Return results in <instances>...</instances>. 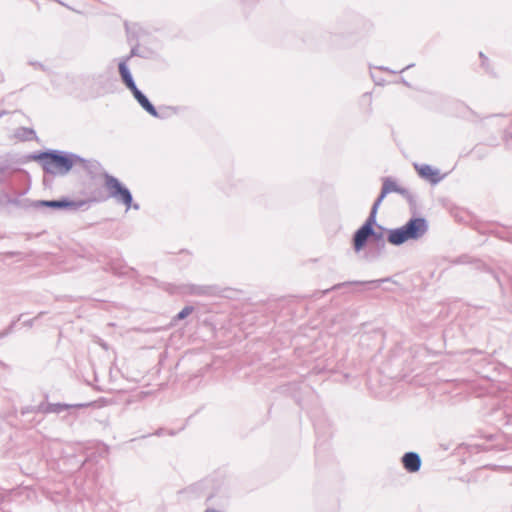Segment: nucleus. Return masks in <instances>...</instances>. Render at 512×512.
Listing matches in <instances>:
<instances>
[{"instance_id": "1", "label": "nucleus", "mask_w": 512, "mask_h": 512, "mask_svg": "<svg viewBox=\"0 0 512 512\" xmlns=\"http://www.w3.org/2000/svg\"><path fill=\"white\" fill-rule=\"evenodd\" d=\"M29 158L39 162L43 171L53 176L68 174L74 166H77V160H80V156L75 153L56 149L35 152Z\"/></svg>"}, {"instance_id": "2", "label": "nucleus", "mask_w": 512, "mask_h": 512, "mask_svg": "<svg viewBox=\"0 0 512 512\" xmlns=\"http://www.w3.org/2000/svg\"><path fill=\"white\" fill-rule=\"evenodd\" d=\"M427 231L428 222L425 218L412 217L403 226L389 229L387 241L394 246H400L407 241L419 240Z\"/></svg>"}, {"instance_id": "3", "label": "nucleus", "mask_w": 512, "mask_h": 512, "mask_svg": "<svg viewBox=\"0 0 512 512\" xmlns=\"http://www.w3.org/2000/svg\"><path fill=\"white\" fill-rule=\"evenodd\" d=\"M105 187L109 193V197L113 198L118 204H122L126 207V210L132 208L134 210H139L140 205L138 203H133V196L131 191L122 184L118 178L105 173Z\"/></svg>"}, {"instance_id": "4", "label": "nucleus", "mask_w": 512, "mask_h": 512, "mask_svg": "<svg viewBox=\"0 0 512 512\" xmlns=\"http://www.w3.org/2000/svg\"><path fill=\"white\" fill-rule=\"evenodd\" d=\"M375 225H377V211L371 209L365 222L353 234L352 243L355 252H360L364 249L367 242L370 240L372 226Z\"/></svg>"}, {"instance_id": "5", "label": "nucleus", "mask_w": 512, "mask_h": 512, "mask_svg": "<svg viewBox=\"0 0 512 512\" xmlns=\"http://www.w3.org/2000/svg\"><path fill=\"white\" fill-rule=\"evenodd\" d=\"M215 288L209 285L180 284L173 286L172 293L192 296H210L214 294Z\"/></svg>"}, {"instance_id": "6", "label": "nucleus", "mask_w": 512, "mask_h": 512, "mask_svg": "<svg viewBox=\"0 0 512 512\" xmlns=\"http://www.w3.org/2000/svg\"><path fill=\"white\" fill-rule=\"evenodd\" d=\"M84 204L83 201H73L67 198L56 199V200H38L34 202L33 206L36 208L39 207H48L52 209H70L77 210Z\"/></svg>"}, {"instance_id": "7", "label": "nucleus", "mask_w": 512, "mask_h": 512, "mask_svg": "<svg viewBox=\"0 0 512 512\" xmlns=\"http://www.w3.org/2000/svg\"><path fill=\"white\" fill-rule=\"evenodd\" d=\"M110 78L107 73H97L87 79V85L95 91L96 95H103L108 92Z\"/></svg>"}, {"instance_id": "8", "label": "nucleus", "mask_w": 512, "mask_h": 512, "mask_svg": "<svg viewBox=\"0 0 512 512\" xmlns=\"http://www.w3.org/2000/svg\"><path fill=\"white\" fill-rule=\"evenodd\" d=\"M419 176L425 180H428L432 185L438 184L443 180L445 175H441L438 169L433 168L428 164H414Z\"/></svg>"}, {"instance_id": "9", "label": "nucleus", "mask_w": 512, "mask_h": 512, "mask_svg": "<svg viewBox=\"0 0 512 512\" xmlns=\"http://www.w3.org/2000/svg\"><path fill=\"white\" fill-rule=\"evenodd\" d=\"M391 192L404 193L401 186L397 185L390 178H385L383 180L381 192H380L379 196L376 198V200L374 201L371 209H375V211L378 212L379 206L383 202L384 198L386 197L387 194H389Z\"/></svg>"}, {"instance_id": "10", "label": "nucleus", "mask_w": 512, "mask_h": 512, "mask_svg": "<svg viewBox=\"0 0 512 512\" xmlns=\"http://www.w3.org/2000/svg\"><path fill=\"white\" fill-rule=\"evenodd\" d=\"M118 71L121 81L126 88L130 90V92H133L138 88L128 67L127 59H120L118 63Z\"/></svg>"}, {"instance_id": "11", "label": "nucleus", "mask_w": 512, "mask_h": 512, "mask_svg": "<svg viewBox=\"0 0 512 512\" xmlns=\"http://www.w3.org/2000/svg\"><path fill=\"white\" fill-rule=\"evenodd\" d=\"M401 462L405 470L408 471L409 473L418 472L422 464L420 455L412 451L406 452L402 456Z\"/></svg>"}, {"instance_id": "12", "label": "nucleus", "mask_w": 512, "mask_h": 512, "mask_svg": "<svg viewBox=\"0 0 512 512\" xmlns=\"http://www.w3.org/2000/svg\"><path fill=\"white\" fill-rule=\"evenodd\" d=\"M138 104L151 116H158L156 107L150 102L147 96L137 88L131 92Z\"/></svg>"}, {"instance_id": "13", "label": "nucleus", "mask_w": 512, "mask_h": 512, "mask_svg": "<svg viewBox=\"0 0 512 512\" xmlns=\"http://www.w3.org/2000/svg\"><path fill=\"white\" fill-rule=\"evenodd\" d=\"M90 406V403H79V404H66V403H50L49 410L50 413L59 414L64 410L74 409V408H85Z\"/></svg>"}, {"instance_id": "14", "label": "nucleus", "mask_w": 512, "mask_h": 512, "mask_svg": "<svg viewBox=\"0 0 512 512\" xmlns=\"http://www.w3.org/2000/svg\"><path fill=\"white\" fill-rule=\"evenodd\" d=\"M81 166L90 175L97 174L101 168V164L96 160H88L80 156V160H77V166Z\"/></svg>"}, {"instance_id": "15", "label": "nucleus", "mask_w": 512, "mask_h": 512, "mask_svg": "<svg viewBox=\"0 0 512 512\" xmlns=\"http://www.w3.org/2000/svg\"><path fill=\"white\" fill-rule=\"evenodd\" d=\"M386 229L382 225H375L372 226V233L370 234V239L374 241L377 246L381 249H384L385 247V240H384V231Z\"/></svg>"}, {"instance_id": "16", "label": "nucleus", "mask_w": 512, "mask_h": 512, "mask_svg": "<svg viewBox=\"0 0 512 512\" xmlns=\"http://www.w3.org/2000/svg\"><path fill=\"white\" fill-rule=\"evenodd\" d=\"M15 136L21 141H31L36 138V133L32 128L20 127L16 130Z\"/></svg>"}, {"instance_id": "17", "label": "nucleus", "mask_w": 512, "mask_h": 512, "mask_svg": "<svg viewBox=\"0 0 512 512\" xmlns=\"http://www.w3.org/2000/svg\"><path fill=\"white\" fill-rule=\"evenodd\" d=\"M179 111V108L177 107H173V106H163V107H160L159 110H157V115L158 116H153L154 118H159V119H165V118H168L169 116L173 115V114H177Z\"/></svg>"}, {"instance_id": "18", "label": "nucleus", "mask_w": 512, "mask_h": 512, "mask_svg": "<svg viewBox=\"0 0 512 512\" xmlns=\"http://www.w3.org/2000/svg\"><path fill=\"white\" fill-rule=\"evenodd\" d=\"M385 281H388V279L386 278V279H380V280H371V281H367V282H360V281L344 282V283H340V284L334 285L331 289L332 290H336V289H339L342 286L351 285V284H373V285H379L380 283L385 282Z\"/></svg>"}, {"instance_id": "19", "label": "nucleus", "mask_w": 512, "mask_h": 512, "mask_svg": "<svg viewBox=\"0 0 512 512\" xmlns=\"http://www.w3.org/2000/svg\"><path fill=\"white\" fill-rule=\"evenodd\" d=\"M194 311L193 306H185L181 311H179L173 318L174 321H181L188 317Z\"/></svg>"}, {"instance_id": "20", "label": "nucleus", "mask_w": 512, "mask_h": 512, "mask_svg": "<svg viewBox=\"0 0 512 512\" xmlns=\"http://www.w3.org/2000/svg\"><path fill=\"white\" fill-rule=\"evenodd\" d=\"M49 404L50 403L42 402L39 405L35 406L36 413L50 414V410L48 408Z\"/></svg>"}, {"instance_id": "21", "label": "nucleus", "mask_w": 512, "mask_h": 512, "mask_svg": "<svg viewBox=\"0 0 512 512\" xmlns=\"http://www.w3.org/2000/svg\"><path fill=\"white\" fill-rule=\"evenodd\" d=\"M135 56H139V44H135L131 50H130V53L129 55L127 56H124L122 57L121 59H127V63L129 62V60L132 58V57H135Z\"/></svg>"}, {"instance_id": "22", "label": "nucleus", "mask_w": 512, "mask_h": 512, "mask_svg": "<svg viewBox=\"0 0 512 512\" xmlns=\"http://www.w3.org/2000/svg\"><path fill=\"white\" fill-rule=\"evenodd\" d=\"M402 190L404 191V193H399V194L402 195L404 198H406L410 203H413L414 196L410 193V191L403 187H402Z\"/></svg>"}, {"instance_id": "23", "label": "nucleus", "mask_w": 512, "mask_h": 512, "mask_svg": "<svg viewBox=\"0 0 512 512\" xmlns=\"http://www.w3.org/2000/svg\"><path fill=\"white\" fill-rule=\"evenodd\" d=\"M45 314V312H40L35 318H32V319H29V320H26L24 321V325L27 326V327H32L35 320L40 318L41 316H43Z\"/></svg>"}, {"instance_id": "24", "label": "nucleus", "mask_w": 512, "mask_h": 512, "mask_svg": "<svg viewBox=\"0 0 512 512\" xmlns=\"http://www.w3.org/2000/svg\"><path fill=\"white\" fill-rule=\"evenodd\" d=\"M29 413H36L35 406H26V407L22 408V410H21L22 415H26Z\"/></svg>"}, {"instance_id": "25", "label": "nucleus", "mask_w": 512, "mask_h": 512, "mask_svg": "<svg viewBox=\"0 0 512 512\" xmlns=\"http://www.w3.org/2000/svg\"><path fill=\"white\" fill-rule=\"evenodd\" d=\"M136 25L130 26L128 23H125V29L128 34V37H132V28H134Z\"/></svg>"}, {"instance_id": "26", "label": "nucleus", "mask_w": 512, "mask_h": 512, "mask_svg": "<svg viewBox=\"0 0 512 512\" xmlns=\"http://www.w3.org/2000/svg\"><path fill=\"white\" fill-rule=\"evenodd\" d=\"M505 143L509 148H512V135H505L504 137Z\"/></svg>"}, {"instance_id": "27", "label": "nucleus", "mask_w": 512, "mask_h": 512, "mask_svg": "<svg viewBox=\"0 0 512 512\" xmlns=\"http://www.w3.org/2000/svg\"><path fill=\"white\" fill-rule=\"evenodd\" d=\"M30 64H31V65H33V66H35V67H37V68H39V69L45 70L44 65H42L41 63H38V62L34 63V62H31Z\"/></svg>"}, {"instance_id": "28", "label": "nucleus", "mask_w": 512, "mask_h": 512, "mask_svg": "<svg viewBox=\"0 0 512 512\" xmlns=\"http://www.w3.org/2000/svg\"><path fill=\"white\" fill-rule=\"evenodd\" d=\"M204 512H223V511L215 509V508H207Z\"/></svg>"}, {"instance_id": "29", "label": "nucleus", "mask_w": 512, "mask_h": 512, "mask_svg": "<svg viewBox=\"0 0 512 512\" xmlns=\"http://www.w3.org/2000/svg\"><path fill=\"white\" fill-rule=\"evenodd\" d=\"M155 434H156L157 436H162V435L164 434V429H162V428L158 429V430L155 432Z\"/></svg>"}, {"instance_id": "30", "label": "nucleus", "mask_w": 512, "mask_h": 512, "mask_svg": "<svg viewBox=\"0 0 512 512\" xmlns=\"http://www.w3.org/2000/svg\"><path fill=\"white\" fill-rule=\"evenodd\" d=\"M479 55H480V57L483 59V61H486V60H487V58L484 56V54H483L482 52H480V54H479ZM482 63L484 64V62H482Z\"/></svg>"}, {"instance_id": "31", "label": "nucleus", "mask_w": 512, "mask_h": 512, "mask_svg": "<svg viewBox=\"0 0 512 512\" xmlns=\"http://www.w3.org/2000/svg\"><path fill=\"white\" fill-rule=\"evenodd\" d=\"M412 66H413V65H407L405 68H403V69L401 70V72H402V71H404V70H406V69H409V68H410V67H412Z\"/></svg>"}, {"instance_id": "32", "label": "nucleus", "mask_w": 512, "mask_h": 512, "mask_svg": "<svg viewBox=\"0 0 512 512\" xmlns=\"http://www.w3.org/2000/svg\"><path fill=\"white\" fill-rule=\"evenodd\" d=\"M4 114H5V112H4V111H1V112H0V118H1Z\"/></svg>"}, {"instance_id": "33", "label": "nucleus", "mask_w": 512, "mask_h": 512, "mask_svg": "<svg viewBox=\"0 0 512 512\" xmlns=\"http://www.w3.org/2000/svg\"><path fill=\"white\" fill-rule=\"evenodd\" d=\"M174 434H175V433H174L173 431H170V432H169V435H172V436H173Z\"/></svg>"}]
</instances>
